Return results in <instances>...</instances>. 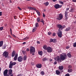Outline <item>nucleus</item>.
Wrapping results in <instances>:
<instances>
[{"mask_svg": "<svg viewBox=\"0 0 76 76\" xmlns=\"http://www.w3.org/2000/svg\"><path fill=\"white\" fill-rule=\"evenodd\" d=\"M67 58V55L64 54V55H60V58L59 56L56 57L55 58V60L57 61H61V60H64L65 59H66Z\"/></svg>", "mask_w": 76, "mask_h": 76, "instance_id": "nucleus-1", "label": "nucleus"}, {"mask_svg": "<svg viewBox=\"0 0 76 76\" xmlns=\"http://www.w3.org/2000/svg\"><path fill=\"white\" fill-rule=\"evenodd\" d=\"M35 48L31 46L30 47V53L31 54L32 53H35Z\"/></svg>", "mask_w": 76, "mask_h": 76, "instance_id": "nucleus-2", "label": "nucleus"}, {"mask_svg": "<svg viewBox=\"0 0 76 76\" xmlns=\"http://www.w3.org/2000/svg\"><path fill=\"white\" fill-rule=\"evenodd\" d=\"M8 55H9V53L8 52H7L6 51L4 52L3 54V56H4V57H5L6 58H7V57L8 56Z\"/></svg>", "mask_w": 76, "mask_h": 76, "instance_id": "nucleus-3", "label": "nucleus"}, {"mask_svg": "<svg viewBox=\"0 0 76 76\" xmlns=\"http://www.w3.org/2000/svg\"><path fill=\"white\" fill-rule=\"evenodd\" d=\"M58 31V36L59 38H61L62 37V32H61V31H60L59 29Z\"/></svg>", "mask_w": 76, "mask_h": 76, "instance_id": "nucleus-4", "label": "nucleus"}, {"mask_svg": "<svg viewBox=\"0 0 76 76\" xmlns=\"http://www.w3.org/2000/svg\"><path fill=\"white\" fill-rule=\"evenodd\" d=\"M57 26L58 28H59V30L60 29H63L64 28H65V26H61V25L60 24H58Z\"/></svg>", "mask_w": 76, "mask_h": 76, "instance_id": "nucleus-5", "label": "nucleus"}, {"mask_svg": "<svg viewBox=\"0 0 76 76\" xmlns=\"http://www.w3.org/2000/svg\"><path fill=\"white\" fill-rule=\"evenodd\" d=\"M23 60V57L22 56H19L18 59V60L19 61V62H21V61H22Z\"/></svg>", "mask_w": 76, "mask_h": 76, "instance_id": "nucleus-6", "label": "nucleus"}, {"mask_svg": "<svg viewBox=\"0 0 76 76\" xmlns=\"http://www.w3.org/2000/svg\"><path fill=\"white\" fill-rule=\"evenodd\" d=\"M47 50V52L48 53H51L53 51V50L52 49V48H51L49 47H48Z\"/></svg>", "mask_w": 76, "mask_h": 76, "instance_id": "nucleus-7", "label": "nucleus"}, {"mask_svg": "<svg viewBox=\"0 0 76 76\" xmlns=\"http://www.w3.org/2000/svg\"><path fill=\"white\" fill-rule=\"evenodd\" d=\"M62 18H63V15L61 14L59 15V16L58 17L57 19L58 20H61Z\"/></svg>", "mask_w": 76, "mask_h": 76, "instance_id": "nucleus-8", "label": "nucleus"}, {"mask_svg": "<svg viewBox=\"0 0 76 76\" xmlns=\"http://www.w3.org/2000/svg\"><path fill=\"white\" fill-rule=\"evenodd\" d=\"M54 7L56 9H58V8L61 7V5H59L58 4H57L55 5Z\"/></svg>", "mask_w": 76, "mask_h": 76, "instance_id": "nucleus-9", "label": "nucleus"}, {"mask_svg": "<svg viewBox=\"0 0 76 76\" xmlns=\"http://www.w3.org/2000/svg\"><path fill=\"white\" fill-rule=\"evenodd\" d=\"M13 66V63H12V61L10 62L9 64V68H10V69H12V66Z\"/></svg>", "mask_w": 76, "mask_h": 76, "instance_id": "nucleus-10", "label": "nucleus"}, {"mask_svg": "<svg viewBox=\"0 0 76 76\" xmlns=\"http://www.w3.org/2000/svg\"><path fill=\"white\" fill-rule=\"evenodd\" d=\"M36 67L37 68H41L42 67V65L41 64H37L36 65Z\"/></svg>", "mask_w": 76, "mask_h": 76, "instance_id": "nucleus-11", "label": "nucleus"}, {"mask_svg": "<svg viewBox=\"0 0 76 76\" xmlns=\"http://www.w3.org/2000/svg\"><path fill=\"white\" fill-rule=\"evenodd\" d=\"M9 75H12V69H10L8 70Z\"/></svg>", "mask_w": 76, "mask_h": 76, "instance_id": "nucleus-12", "label": "nucleus"}, {"mask_svg": "<svg viewBox=\"0 0 76 76\" xmlns=\"http://www.w3.org/2000/svg\"><path fill=\"white\" fill-rule=\"evenodd\" d=\"M7 73H8V69H5L4 72V75H6L7 74Z\"/></svg>", "mask_w": 76, "mask_h": 76, "instance_id": "nucleus-13", "label": "nucleus"}, {"mask_svg": "<svg viewBox=\"0 0 76 76\" xmlns=\"http://www.w3.org/2000/svg\"><path fill=\"white\" fill-rule=\"evenodd\" d=\"M18 54L16 53L15 54V56L14 59V60H15V61H16V60H17V58H18Z\"/></svg>", "mask_w": 76, "mask_h": 76, "instance_id": "nucleus-14", "label": "nucleus"}, {"mask_svg": "<svg viewBox=\"0 0 76 76\" xmlns=\"http://www.w3.org/2000/svg\"><path fill=\"white\" fill-rule=\"evenodd\" d=\"M43 48L45 50H47V48H48V47H47V45H45L43 46Z\"/></svg>", "mask_w": 76, "mask_h": 76, "instance_id": "nucleus-15", "label": "nucleus"}, {"mask_svg": "<svg viewBox=\"0 0 76 76\" xmlns=\"http://www.w3.org/2000/svg\"><path fill=\"white\" fill-rule=\"evenodd\" d=\"M56 73L57 75H59L60 74V72L58 70H56Z\"/></svg>", "mask_w": 76, "mask_h": 76, "instance_id": "nucleus-16", "label": "nucleus"}, {"mask_svg": "<svg viewBox=\"0 0 76 76\" xmlns=\"http://www.w3.org/2000/svg\"><path fill=\"white\" fill-rule=\"evenodd\" d=\"M15 51L14 50H13L12 54V57H14L15 56Z\"/></svg>", "mask_w": 76, "mask_h": 76, "instance_id": "nucleus-17", "label": "nucleus"}, {"mask_svg": "<svg viewBox=\"0 0 76 76\" xmlns=\"http://www.w3.org/2000/svg\"><path fill=\"white\" fill-rule=\"evenodd\" d=\"M65 15L66 18H68V15H67V11H65Z\"/></svg>", "mask_w": 76, "mask_h": 76, "instance_id": "nucleus-18", "label": "nucleus"}, {"mask_svg": "<svg viewBox=\"0 0 76 76\" xmlns=\"http://www.w3.org/2000/svg\"><path fill=\"white\" fill-rule=\"evenodd\" d=\"M3 41H1L0 42V47H2L3 46Z\"/></svg>", "mask_w": 76, "mask_h": 76, "instance_id": "nucleus-19", "label": "nucleus"}, {"mask_svg": "<svg viewBox=\"0 0 76 76\" xmlns=\"http://www.w3.org/2000/svg\"><path fill=\"white\" fill-rule=\"evenodd\" d=\"M27 58V56H26L25 55L23 57V60H26V58Z\"/></svg>", "mask_w": 76, "mask_h": 76, "instance_id": "nucleus-20", "label": "nucleus"}, {"mask_svg": "<svg viewBox=\"0 0 76 76\" xmlns=\"http://www.w3.org/2000/svg\"><path fill=\"white\" fill-rule=\"evenodd\" d=\"M67 56L68 57L70 58L71 57H72V55H71V54H70V53H68L67 54Z\"/></svg>", "mask_w": 76, "mask_h": 76, "instance_id": "nucleus-21", "label": "nucleus"}, {"mask_svg": "<svg viewBox=\"0 0 76 76\" xmlns=\"http://www.w3.org/2000/svg\"><path fill=\"white\" fill-rule=\"evenodd\" d=\"M36 30H37V27H34V29H33L32 30V31L33 32H35V31H36Z\"/></svg>", "mask_w": 76, "mask_h": 76, "instance_id": "nucleus-22", "label": "nucleus"}, {"mask_svg": "<svg viewBox=\"0 0 76 76\" xmlns=\"http://www.w3.org/2000/svg\"><path fill=\"white\" fill-rule=\"evenodd\" d=\"M70 29V28L68 27L66 28V29L65 30V31H69Z\"/></svg>", "mask_w": 76, "mask_h": 76, "instance_id": "nucleus-23", "label": "nucleus"}, {"mask_svg": "<svg viewBox=\"0 0 76 76\" xmlns=\"http://www.w3.org/2000/svg\"><path fill=\"white\" fill-rule=\"evenodd\" d=\"M38 54L39 55H40V56H42V51H40V52H38Z\"/></svg>", "mask_w": 76, "mask_h": 76, "instance_id": "nucleus-24", "label": "nucleus"}, {"mask_svg": "<svg viewBox=\"0 0 76 76\" xmlns=\"http://www.w3.org/2000/svg\"><path fill=\"white\" fill-rule=\"evenodd\" d=\"M59 69H60V70H62L63 69V66H59Z\"/></svg>", "mask_w": 76, "mask_h": 76, "instance_id": "nucleus-25", "label": "nucleus"}, {"mask_svg": "<svg viewBox=\"0 0 76 76\" xmlns=\"http://www.w3.org/2000/svg\"><path fill=\"white\" fill-rule=\"evenodd\" d=\"M36 12L37 13V14H38V15L39 16V15H40V13L39 12V11L37 10L36 11Z\"/></svg>", "mask_w": 76, "mask_h": 76, "instance_id": "nucleus-26", "label": "nucleus"}, {"mask_svg": "<svg viewBox=\"0 0 76 76\" xmlns=\"http://www.w3.org/2000/svg\"><path fill=\"white\" fill-rule=\"evenodd\" d=\"M44 4H45V5H46V6H48V4H49V3L48 2H46Z\"/></svg>", "mask_w": 76, "mask_h": 76, "instance_id": "nucleus-27", "label": "nucleus"}, {"mask_svg": "<svg viewBox=\"0 0 76 76\" xmlns=\"http://www.w3.org/2000/svg\"><path fill=\"white\" fill-rule=\"evenodd\" d=\"M68 71L69 73H70V72H72V70L71 69H68Z\"/></svg>", "mask_w": 76, "mask_h": 76, "instance_id": "nucleus-28", "label": "nucleus"}, {"mask_svg": "<svg viewBox=\"0 0 76 76\" xmlns=\"http://www.w3.org/2000/svg\"><path fill=\"white\" fill-rule=\"evenodd\" d=\"M41 74L42 75H45V73H44V72L42 71L41 72Z\"/></svg>", "mask_w": 76, "mask_h": 76, "instance_id": "nucleus-29", "label": "nucleus"}, {"mask_svg": "<svg viewBox=\"0 0 76 76\" xmlns=\"http://www.w3.org/2000/svg\"><path fill=\"white\" fill-rule=\"evenodd\" d=\"M46 60H47V58H45L42 59L43 61H46Z\"/></svg>", "mask_w": 76, "mask_h": 76, "instance_id": "nucleus-30", "label": "nucleus"}, {"mask_svg": "<svg viewBox=\"0 0 76 76\" xmlns=\"http://www.w3.org/2000/svg\"><path fill=\"white\" fill-rule=\"evenodd\" d=\"M35 26L36 27H38V23H36L35 24Z\"/></svg>", "mask_w": 76, "mask_h": 76, "instance_id": "nucleus-31", "label": "nucleus"}, {"mask_svg": "<svg viewBox=\"0 0 76 76\" xmlns=\"http://www.w3.org/2000/svg\"><path fill=\"white\" fill-rule=\"evenodd\" d=\"M22 52L23 53L24 55H25V54H26V52L25 51L22 50Z\"/></svg>", "mask_w": 76, "mask_h": 76, "instance_id": "nucleus-32", "label": "nucleus"}, {"mask_svg": "<svg viewBox=\"0 0 76 76\" xmlns=\"http://www.w3.org/2000/svg\"><path fill=\"white\" fill-rule=\"evenodd\" d=\"M29 38V37H26L24 39V40H27Z\"/></svg>", "mask_w": 76, "mask_h": 76, "instance_id": "nucleus-33", "label": "nucleus"}, {"mask_svg": "<svg viewBox=\"0 0 76 76\" xmlns=\"http://www.w3.org/2000/svg\"><path fill=\"white\" fill-rule=\"evenodd\" d=\"M56 39H53V41H52V42H56Z\"/></svg>", "mask_w": 76, "mask_h": 76, "instance_id": "nucleus-34", "label": "nucleus"}, {"mask_svg": "<svg viewBox=\"0 0 76 76\" xmlns=\"http://www.w3.org/2000/svg\"><path fill=\"white\" fill-rule=\"evenodd\" d=\"M3 29V27H0V31H2Z\"/></svg>", "mask_w": 76, "mask_h": 76, "instance_id": "nucleus-35", "label": "nucleus"}, {"mask_svg": "<svg viewBox=\"0 0 76 76\" xmlns=\"http://www.w3.org/2000/svg\"><path fill=\"white\" fill-rule=\"evenodd\" d=\"M73 46L74 47H76V42H75V43H74V44Z\"/></svg>", "mask_w": 76, "mask_h": 76, "instance_id": "nucleus-36", "label": "nucleus"}, {"mask_svg": "<svg viewBox=\"0 0 76 76\" xmlns=\"http://www.w3.org/2000/svg\"><path fill=\"white\" fill-rule=\"evenodd\" d=\"M37 20L38 22H39V21H40V19H39V18H37Z\"/></svg>", "mask_w": 76, "mask_h": 76, "instance_id": "nucleus-37", "label": "nucleus"}, {"mask_svg": "<svg viewBox=\"0 0 76 76\" xmlns=\"http://www.w3.org/2000/svg\"><path fill=\"white\" fill-rule=\"evenodd\" d=\"M16 64V63L15 62L12 63V64L13 66H14V65H15V64Z\"/></svg>", "mask_w": 76, "mask_h": 76, "instance_id": "nucleus-38", "label": "nucleus"}, {"mask_svg": "<svg viewBox=\"0 0 76 76\" xmlns=\"http://www.w3.org/2000/svg\"><path fill=\"white\" fill-rule=\"evenodd\" d=\"M65 76H70V75H69V74L67 73L65 75Z\"/></svg>", "mask_w": 76, "mask_h": 76, "instance_id": "nucleus-39", "label": "nucleus"}, {"mask_svg": "<svg viewBox=\"0 0 76 76\" xmlns=\"http://www.w3.org/2000/svg\"><path fill=\"white\" fill-rule=\"evenodd\" d=\"M48 34L49 35H50L51 34V32H48Z\"/></svg>", "mask_w": 76, "mask_h": 76, "instance_id": "nucleus-40", "label": "nucleus"}, {"mask_svg": "<svg viewBox=\"0 0 76 76\" xmlns=\"http://www.w3.org/2000/svg\"><path fill=\"white\" fill-rule=\"evenodd\" d=\"M60 3L61 4H64V3H63V1H60Z\"/></svg>", "mask_w": 76, "mask_h": 76, "instance_id": "nucleus-41", "label": "nucleus"}, {"mask_svg": "<svg viewBox=\"0 0 76 76\" xmlns=\"http://www.w3.org/2000/svg\"><path fill=\"white\" fill-rule=\"evenodd\" d=\"M53 39H50L49 41L50 42H53Z\"/></svg>", "mask_w": 76, "mask_h": 76, "instance_id": "nucleus-42", "label": "nucleus"}, {"mask_svg": "<svg viewBox=\"0 0 76 76\" xmlns=\"http://www.w3.org/2000/svg\"><path fill=\"white\" fill-rule=\"evenodd\" d=\"M18 8L19 9V10H22V9H21L20 7H18Z\"/></svg>", "mask_w": 76, "mask_h": 76, "instance_id": "nucleus-43", "label": "nucleus"}, {"mask_svg": "<svg viewBox=\"0 0 76 76\" xmlns=\"http://www.w3.org/2000/svg\"><path fill=\"white\" fill-rule=\"evenodd\" d=\"M22 76V75L21 74H19L17 75V76Z\"/></svg>", "mask_w": 76, "mask_h": 76, "instance_id": "nucleus-44", "label": "nucleus"}, {"mask_svg": "<svg viewBox=\"0 0 76 76\" xmlns=\"http://www.w3.org/2000/svg\"><path fill=\"white\" fill-rule=\"evenodd\" d=\"M55 35H56V33H53V36H55Z\"/></svg>", "mask_w": 76, "mask_h": 76, "instance_id": "nucleus-45", "label": "nucleus"}, {"mask_svg": "<svg viewBox=\"0 0 76 76\" xmlns=\"http://www.w3.org/2000/svg\"><path fill=\"white\" fill-rule=\"evenodd\" d=\"M27 51H29V48H27L26 50Z\"/></svg>", "mask_w": 76, "mask_h": 76, "instance_id": "nucleus-46", "label": "nucleus"}, {"mask_svg": "<svg viewBox=\"0 0 76 76\" xmlns=\"http://www.w3.org/2000/svg\"><path fill=\"white\" fill-rule=\"evenodd\" d=\"M72 67V66H68V68H69V69H70V68H71Z\"/></svg>", "mask_w": 76, "mask_h": 76, "instance_id": "nucleus-47", "label": "nucleus"}, {"mask_svg": "<svg viewBox=\"0 0 76 76\" xmlns=\"http://www.w3.org/2000/svg\"><path fill=\"white\" fill-rule=\"evenodd\" d=\"M2 12H0V16H1L2 15Z\"/></svg>", "mask_w": 76, "mask_h": 76, "instance_id": "nucleus-48", "label": "nucleus"}, {"mask_svg": "<svg viewBox=\"0 0 76 76\" xmlns=\"http://www.w3.org/2000/svg\"><path fill=\"white\" fill-rule=\"evenodd\" d=\"M33 10H36V8H33Z\"/></svg>", "mask_w": 76, "mask_h": 76, "instance_id": "nucleus-49", "label": "nucleus"}, {"mask_svg": "<svg viewBox=\"0 0 76 76\" xmlns=\"http://www.w3.org/2000/svg\"><path fill=\"white\" fill-rule=\"evenodd\" d=\"M54 64H57V62L56 61H55L54 62Z\"/></svg>", "mask_w": 76, "mask_h": 76, "instance_id": "nucleus-50", "label": "nucleus"}, {"mask_svg": "<svg viewBox=\"0 0 76 76\" xmlns=\"http://www.w3.org/2000/svg\"><path fill=\"white\" fill-rule=\"evenodd\" d=\"M16 18H16V16H14V18L15 19H16Z\"/></svg>", "mask_w": 76, "mask_h": 76, "instance_id": "nucleus-51", "label": "nucleus"}, {"mask_svg": "<svg viewBox=\"0 0 76 76\" xmlns=\"http://www.w3.org/2000/svg\"><path fill=\"white\" fill-rule=\"evenodd\" d=\"M43 17H45V14H44V13H43Z\"/></svg>", "mask_w": 76, "mask_h": 76, "instance_id": "nucleus-52", "label": "nucleus"}, {"mask_svg": "<svg viewBox=\"0 0 76 76\" xmlns=\"http://www.w3.org/2000/svg\"><path fill=\"white\" fill-rule=\"evenodd\" d=\"M12 36H13V37H15V38H16V37L15 35L14 34H13Z\"/></svg>", "mask_w": 76, "mask_h": 76, "instance_id": "nucleus-53", "label": "nucleus"}, {"mask_svg": "<svg viewBox=\"0 0 76 76\" xmlns=\"http://www.w3.org/2000/svg\"><path fill=\"white\" fill-rule=\"evenodd\" d=\"M73 9H72L71 10V12H73Z\"/></svg>", "mask_w": 76, "mask_h": 76, "instance_id": "nucleus-54", "label": "nucleus"}, {"mask_svg": "<svg viewBox=\"0 0 76 76\" xmlns=\"http://www.w3.org/2000/svg\"><path fill=\"white\" fill-rule=\"evenodd\" d=\"M4 76H9V75H8L7 74L6 75H4Z\"/></svg>", "mask_w": 76, "mask_h": 76, "instance_id": "nucleus-55", "label": "nucleus"}, {"mask_svg": "<svg viewBox=\"0 0 76 76\" xmlns=\"http://www.w3.org/2000/svg\"><path fill=\"white\" fill-rule=\"evenodd\" d=\"M41 22H42L43 25H44V21H41Z\"/></svg>", "mask_w": 76, "mask_h": 76, "instance_id": "nucleus-56", "label": "nucleus"}, {"mask_svg": "<svg viewBox=\"0 0 76 76\" xmlns=\"http://www.w3.org/2000/svg\"><path fill=\"white\" fill-rule=\"evenodd\" d=\"M37 44H40V42H39L38 41L37 42Z\"/></svg>", "mask_w": 76, "mask_h": 76, "instance_id": "nucleus-57", "label": "nucleus"}, {"mask_svg": "<svg viewBox=\"0 0 76 76\" xmlns=\"http://www.w3.org/2000/svg\"><path fill=\"white\" fill-rule=\"evenodd\" d=\"M26 44V42H23V44Z\"/></svg>", "mask_w": 76, "mask_h": 76, "instance_id": "nucleus-58", "label": "nucleus"}, {"mask_svg": "<svg viewBox=\"0 0 76 76\" xmlns=\"http://www.w3.org/2000/svg\"><path fill=\"white\" fill-rule=\"evenodd\" d=\"M74 2H76V0H72Z\"/></svg>", "mask_w": 76, "mask_h": 76, "instance_id": "nucleus-59", "label": "nucleus"}, {"mask_svg": "<svg viewBox=\"0 0 76 76\" xmlns=\"http://www.w3.org/2000/svg\"><path fill=\"white\" fill-rule=\"evenodd\" d=\"M67 49L69 48V47H67L66 48Z\"/></svg>", "mask_w": 76, "mask_h": 76, "instance_id": "nucleus-60", "label": "nucleus"}, {"mask_svg": "<svg viewBox=\"0 0 76 76\" xmlns=\"http://www.w3.org/2000/svg\"><path fill=\"white\" fill-rule=\"evenodd\" d=\"M53 1L55 2V1H57V0H53Z\"/></svg>", "mask_w": 76, "mask_h": 76, "instance_id": "nucleus-61", "label": "nucleus"}, {"mask_svg": "<svg viewBox=\"0 0 76 76\" xmlns=\"http://www.w3.org/2000/svg\"><path fill=\"white\" fill-rule=\"evenodd\" d=\"M30 8V9H31V10H33V8L31 7Z\"/></svg>", "mask_w": 76, "mask_h": 76, "instance_id": "nucleus-62", "label": "nucleus"}, {"mask_svg": "<svg viewBox=\"0 0 76 76\" xmlns=\"http://www.w3.org/2000/svg\"><path fill=\"white\" fill-rule=\"evenodd\" d=\"M28 8L29 9H31V7H28Z\"/></svg>", "mask_w": 76, "mask_h": 76, "instance_id": "nucleus-63", "label": "nucleus"}, {"mask_svg": "<svg viewBox=\"0 0 76 76\" xmlns=\"http://www.w3.org/2000/svg\"><path fill=\"white\" fill-rule=\"evenodd\" d=\"M10 76H13V74H12L10 75Z\"/></svg>", "mask_w": 76, "mask_h": 76, "instance_id": "nucleus-64", "label": "nucleus"}]
</instances>
